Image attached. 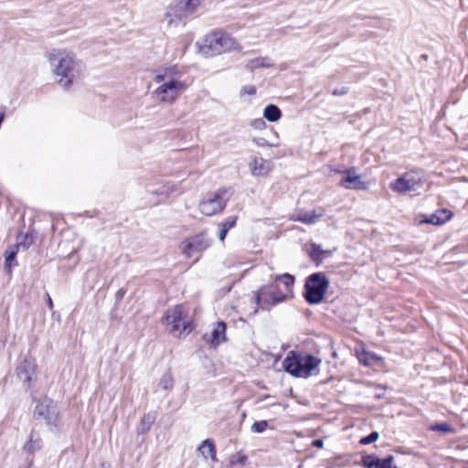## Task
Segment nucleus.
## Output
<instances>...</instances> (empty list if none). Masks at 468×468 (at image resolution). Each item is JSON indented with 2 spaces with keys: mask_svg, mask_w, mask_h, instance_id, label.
Returning <instances> with one entry per match:
<instances>
[{
  "mask_svg": "<svg viewBox=\"0 0 468 468\" xmlns=\"http://www.w3.org/2000/svg\"><path fill=\"white\" fill-rule=\"evenodd\" d=\"M153 83L155 88L152 98L162 104H174L189 88L190 81L182 67L164 65L153 71Z\"/></svg>",
  "mask_w": 468,
  "mask_h": 468,
  "instance_id": "obj_1",
  "label": "nucleus"
},
{
  "mask_svg": "<svg viewBox=\"0 0 468 468\" xmlns=\"http://www.w3.org/2000/svg\"><path fill=\"white\" fill-rule=\"evenodd\" d=\"M48 58L58 83L64 89H69L84 71L83 63L72 51L54 48Z\"/></svg>",
  "mask_w": 468,
  "mask_h": 468,
  "instance_id": "obj_2",
  "label": "nucleus"
},
{
  "mask_svg": "<svg viewBox=\"0 0 468 468\" xmlns=\"http://www.w3.org/2000/svg\"><path fill=\"white\" fill-rule=\"evenodd\" d=\"M198 53L203 57H213L226 52L239 51L240 45L230 35L216 31L197 42Z\"/></svg>",
  "mask_w": 468,
  "mask_h": 468,
  "instance_id": "obj_3",
  "label": "nucleus"
},
{
  "mask_svg": "<svg viewBox=\"0 0 468 468\" xmlns=\"http://www.w3.org/2000/svg\"><path fill=\"white\" fill-rule=\"evenodd\" d=\"M321 359L309 354L290 351L282 362L286 372L297 378H308L316 374Z\"/></svg>",
  "mask_w": 468,
  "mask_h": 468,
  "instance_id": "obj_4",
  "label": "nucleus"
},
{
  "mask_svg": "<svg viewBox=\"0 0 468 468\" xmlns=\"http://www.w3.org/2000/svg\"><path fill=\"white\" fill-rule=\"evenodd\" d=\"M35 419L48 427L50 431L57 432L60 427V416L57 403L49 398L39 399L34 410Z\"/></svg>",
  "mask_w": 468,
  "mask_h": 468,
  "instance_id": "obj_5",
  "label": "nucleus"
},
{
  "mask_svg": "<svg viewBox=\"0 0 468 468\" xmlns=\"http://www.w3.org/2000/svg\"><path fill=\"white\" fill-rule=\"evenodd\" d=\"M164 319L166 325L169 326V332L176 336L187 335L194 328L191 323L187 320L186 312L181 304L168 309Z\"/></svg>",
  "mask_w": 468,
  "mask_h": 468,
  "instance_id": "obj_6",
  "label": "nucleus"
},
{
  "mask_svg": "<svg viewBox=\"0 0 468 468\" xmlns=\"http://www.w3.org/2000/svg\"><path fill=\"white\" fill-rule=\"evenodd\" d=\"M329 281L322 272L311 274L305 281L304 297L311 304L320 303L328 289Z\"/></svg>",
  "mask_w": 468,
  "mask_h": 468,
  "instance_id": "obj_7",
  "label": "nucleus"
},
{
  "mask_svg": "<svg viewBox=\"0 0 468 468\" xmlns=\"http://www.w3.org/2000/svg\"><path fill=\"white\" fill-rule=\"evenodd\" d=\"M424 185V177L420 172L410 171L389 184L392 191L405 195L411 192H418Z\"/></svg>",
  "mask_w": 468,
  "mask_h": 468,
  "instance_id": "obj_8",
  "label": "nucleus"
},
{
  "mask_svg": "<svg viewBox=\"0 0 468 468\" xmlns=\"http://www.w3.org/2000/svg\"><path fill=\"white\" fill-rule=\"evenodd\" d=\"M231 194L230 188L222 187L218 189L200 202L199 211L207 217L221 212L226 207Z\"/></svg>",
  "mask_w": 468,
  "mask_h": 468,
  "instance_id": "obj_9",
  "label": "nucleus"
},
{
  "mask_svg": "<svg viewBox=\"0 0 468 468\" xmlns=\"http://www.w3.org/2000/svg\"><path fill=\"white\" fill-rule=\"evenodd\" d=\"M212 241L207 235L201 232L183 240L179 249L185 257L190 259L208 249Z\"/></svg>",
  "mask_w": 468,
  "mask_h": 468,
  "instance_id": "obj_10",
  "label": "nucleus"
},
{
  "mask_svg": "<svg viewBox=\"0 0 468 468\" xmlns=\"http://www.w3.org/2000/svg\"><path fill=\"white\" fill-rule=\"evenodd\" d=\"M17 378L21 380L23 387L28 389L31 387L36 376V363L34 360L25 358L16 368Z\"/></svg>",
  "mask_w": 468,
  "mask_h": 468,
  "instance_id": "obj_11",
  "label": "nucleus"
},
{
  "mask_svg": "<svg viewBox=\"0 0 468 468\" xmlns=\"http://www.w3.org/2000/svg\"><path fill=\"white\" fill-rule=\"evenodd\" d=\"M344 177L340 181V185L346 189L366 190L367 184L356 175L355 169H348L343 172Z\"/></svg>",
  "mask_w": 468,
  "mask_h": 468,
  "instance_id": "obj_12",
  "label": "nucleus"
},
{
  "mask_svg": "<svg viewBox=\"0 0 468 468\" xmlns=\"http://www.w3.org/2000/svg\"><path fill=\"white\" fill-rule=\"evenodd\" d=\"M249 167L252 176H265L273 169V164L262 157L251 156Z\"/></svg>",
  "mask_w": 468,
  "mask_h": 468,
  "instance_id": "obj_13",
  "label": "nucleus"
},
{
  "mask_svg": "<svg viewBox=\"0 0 468 468\" xmlns=\"http://www.w3.org/2000/svg\"><path fill=\"white\" fill-rule=\"evenodd\" d=\"M185 15L184 9L180 6L179 2L169 5L165 13V21L168 26H176L181 21Z\"/></svg>",
  "mask_w": 468,
  "mask_h": 468,
  "instance_id": "obj_14",
  "label": "nucleus"
},
{
  "mask_svg": "<svg viewBox=\"0 0 468 468\" xmlns=\"http://www.w3.org/2000/svg\"><path fill=\"white\" fill-rule=\"evenodd\" d=\"M272 292V284L262 286L257 292L255 296V301L257 304H259L261 308H268L272 306V297H271Z\"/></svg>",
  "mask_w": 468,
  "mask_h": 468,
  "instance_id": "obj_15",
  "label": "nucleus"
},
{
  "mask_svg": "<svg viewBox=\"0 0 468 468\" xmlns=\"http://www.w3.org/2000/svg\"><path fill=\"white\" fill-rule=\"evenodd\" d=\"M323 213L318 210H311V211H299L293 217H292V220L299 221L303 224L311 225L315 223L321 217Z\"/></svg>",
  "mask_w": 468,
  "mask_h": 468,
  "instance_id": "obj_16",
  "label": "nucleus"
},
{
  "mask_svg": "<svg viewBox=\"0 0 468 468\" xmlns=\"http://www.w3.org/2000/svg\"><path fill=\"white\" fill-rule=\"evenodd\" d=\"M226 340V324L223 322H218L215 324L211 334L209 342L212 346L216 347Z\"/></svg>",
  "mask_w": 468,
  "mask_h": 468,
  "instance_id": "obj_17",
  "label": "nucleus"
},
{
  "mask_svg": "<svg viewBox=\"0 0 468 468\" xmlns=\"http://www.w3.org/2000/svg\"><path fill=\"white\" fill-rule=\"evenodd\" d=\"M179 192H181L180 185L169 181L156 188L153 193L154 195L160 196L162 199H165L169 197L172 194Z\"/></svg>",
  "mask_w": 468,
  "mask_h": 468,
  "instance_id": "obj_18",
  "label": "nucleus"
},
{
  "mask_svg": "<svg viewBox=\"0 0 468 468\" xmlns=\"http://www.w3.org/2000/svg\"><path fill=\"white\" fill-rule=\"evenodd\" d=\"M356 356L359 362L367 367L380 365L382 362L380 356H378L375 353L367 351L365 349H362L361 351H356Z\"/></svg>",
  "mask_w": 468,
  "mask_h": 468,
  "instance_id": "obj_19",
  "label": "nucleus"
},
{
  "mask_svg": "<svg viewBox=\"0 0 468 468\" xmlns=\"http://www.w3.org/2000/svg\"><path fill=\"white\" fill-rule=\"evenodd\" d=\"M274 282H278L280 287L283 291L288 297H291L292 294V287L294 282V278L291 274L284 273L282 275H276L274 277Z\"/></svg>",
  "mask_w": 468,
  "mask_h": 468,
  "instance_id": "obj_20",
  "label": "nucleus"
},
{
  "mask_svg": "<svg viewBox=\"0 0 468 468\" xmlns=\"http://www.w3.org/2000/svg\"><path fill=\"white\" fill-rule=\"evenodd\" d=\"M452 218V212L447 209L437 210L430 218H426L423 222L432 225H441L447 222Z\"/></svg>",
  "mask_w": 468,
  "mask_h": 468,
  "instance_id": "obj_21",
  "label": "nucleus"
},
{
  "mask_svg": "<svg viewBox=\"0 0 468 468\" xmlns=\"http://www.w3.org/2000/svg\"><path fill=\"white\" fill-rule=\"evenodd\" d=\"M198 450L204 458H210L212 461H216V447L211 440L207 439L203 441Z\"/></svg>",
  "mask_w": 468,
  "mask_h": 468,
  "instance_id": "obj_22",
  "label": "nucleus"
},
{
  "mask_svg": "<svg viewBox=\"0 0 468 468\" xmlns=\"http://www.w3.org/2000/svg\"><path fill=\"white\" fill-rule=\"evenodd\" d=\"M18 250L17 246L10 245L5 252V267L10 272L13 266L16 265V258Z\"/></svg>",
  "mask_w": 468,
  "mask_h": 468,
  "instance_id": "obj_23",
  "label": "nucleus"
},
{
  "mask_svg": "<svg viewBox=\"0 0 468 468\" xmlns=\"http://www.w3.org/2000/svg\"><path fill=\"white\" fill-rule=\"evenodd\" d=\"M43 446L42 440L37 436L35 433H31L29 440L25 443L24 450L27 452L34 453L41 450Z\"/></svg>",
  "mask_w": 468,
  "mask_h": 468,
  "instance_id": "obj_24",
  "label": "nucleus"
},
{
  "mask_svg": "<svg viewBox=\"0 0 468 468\" xmlns=\"http://www.w3.org/2000/svg\"><path fill=\"white\" fill-rule=\"evenodd\" d=\"M263 117L271 122H275L281 119L282 112L278 106L274 104H269L263 110Z\"/></svg>",
  "mask_w": 468,
  "mask_h": 468,
  "instance_id": "obj_25",
  "label": "nucleus"
},
{
  "mask_svg": "<svg viewBox=\"0 0 468 468\" xmlns=\"http://www.w3.org/2000/svg\"><path fill=\"white\" fill-rule=\"evenodd\" d=\"M34 238L29 233L20 232L16 237V243L13 244L14 246H17V250L22 249L23 250H27L33 244Z\"/></svg>",
  "mask_w": 468,
  "mask_h": 468,
  "instance_id": "obj_26",
  "label": "nucleus"
},
{
  "mask_svg": "<svg viewBox=\"0 0 468 468\" xmlns=\"http://www.w3.org/2000/svg\"><path fill=\"white\" fill-rule=\"evenodd\" d=\"M154 422V416H152L150 413L144 414L142 417L140 423L138 425V428H137L138 433H140V434L147 433L150 431Z\"/></svg>",
  "mask_w": 468,
  "mask_h": 468,
  "instance_id": "obj_27",
  "label": "nucleus"
},
{
  "mask_svg": "<svg viewBox=\"0 0 468 468\" xmlns=\"http://www.w3.org/2000/svg\"><path fill=\"white\" fill-rule=\"evenodd\" d=\"M271 297H272V304H277L289 298L285 293H283V291L280 287V284L274 282L272 283V292Z\"/></svg>",
  "mask_w": 468,
  "mask_h": 468,
  "instance_id": "obj_28",
  "label": "nucleus"
},
{
  "mask_svg": "<svg viewBox=\"0 0 468 468\" xmlns=\"http://www.w3.org/2000/svg\"><path fill=\"white\" fill-rule=\"evenodd\" d=\"M180 6L184 9L185 15H192L200 5L201 0H178Z\"/></svg>",
  "mask_w": 468,
  "mask_h": 468,
  "instance_id": "obj_29",
  "label": "nucleus"
},
{
  "mask_svg": "<svg viewBox=\"0 0 468 468\" xmlns=\"http://www.w3.org/2000/svg\"><path fill=\"white\" fill-rule=\"evenodd\" d=\"M272 65L271 60L268 58H257L249 62V67L251 69H259V68H269Z\"/></svg>",
  "mask_w": 468,
  "mask_h": 468,
  "instance_id": "obj_30",
  "label": "nucleus"
},
{
  "mask_svg": "<svg viewBox=\"0 0 468 468\" xmlns=\"http://www.w3.org/2000/svg\"><path fill=\"white\" fill-rule=\"evenodd\" d=\"M158 386L165 390L171 389L174 386V378L170 372L165 373L160 378Z\"/></svg>",
  "mask_w": 468,
  "mask_h": 468,
  "instance_id": "obj_31",
  "label": "nucleus"
},
{
  "mask_svg": "<svg viewBox=\"0 0 468 468\" xmlns=\"http://www.w3.org/2000/svg\"><path fill=\"white\" fill-rule=\"evenodd\" d=\"M247 457L240 452L232 454L229 458L230 466H242L245 464Z\"/></svg>",
  "mask_w": 468,
  "mask_h": 468,
  "instance_id": "obj_32",
  "label": "nucleus"
},
{
  "mask_svg": "<svg viewBox=\"0 0 468 468\" xmlns=\"http://www.w3.org/2000/svg\"><path fill=\"white\" fill-rule=\"evenodd\" d=\"M253 144H256L259 147H279V143H270L263 137H257L253 138L252 140Z\"/></svg>",
  "mask_w": 468,
  "mask_h": 468,
  "instance_id": "obj_33",
  "label": "nucleus"
},
{
  "mask_svg": "<svg viewBox=\"0 0 468 468\" xmlns=\"http://www.w3.org/2000/svg\"><path fill=\"white\" fill-rule=\"evenodd\" d=\"M376 468H397L393 464V457L388 456V458L379 460H377Z\"/></svg>",
  "mask_w": 468,
  "mask_h": 468,
  "instance_id": "obj_34",
  "label": "nucleus"
},
{
  "mask_svg": "<svg viewBox=\"0 0 468 468\" xmlns=\"http://www.w3.org/2000/svg\"><path fill=\"white\" fill-rule=\"evenodd\" d=\"M431 429L432 431H440V432H443V433H449V432L454 431L453 428L445 422L435 424V425L431 426Z\"/></svg>",
  "mask_w": 468,
  "mask_h": 468,
  "instance_id": "obj_35",
  "label": "nucleus"
},
{
  "mask_svg": "<svg viewBox=\"0 0 468 468\" xmlns=\"http://www.w3.org/2000/svg\"><path fill=\"white\" fill-rule=\"evenodd\" d=\"M237 219L238 218L236 216L229 217L219 224V228H223L229 231L236 225Z\"/></svg>",
  "mask_w": 468,
  "mask_h": 468,
  "instance_id": "obj_36",
  "label": "nucleus"
},
{
  "mask_svg": "<svg viewBox=\"0 0 468 468\" xmlns=\"http://www.w3.org/2000/svg\"><path fill=\"white\" fill-rule=\"evenodd\" d=\"M268 427V422L266 420L256 421L251 425V431L256 433H261L266 431Z\"/></svg>",
  "mask_w": 468,
  "mask_h": 468,
  "instance_id": "obj_37",
  "label": "nucleus"
},
{
  "mask_svg": "<svg viewBox=\"0 0 468 468\" xmlns=\"http://www.w3.org/2000/svg\"><path fill=\"white\" fill-rule=\"evenodd\" d=\"M250 125L252 129L257 130V131H262L267 126L265 121L262 118L253 119L250 122Z\"/></svg>",
  "mask_w": 468,
  "mask_h": 468,
  "instance_id": "obj_38",
  "label": "nucleus"
},
{
  "mask_svg": "<svg viewBox=\"0 0 468 468\" xmlns=\"http://www.w3.org/2000/svg\"><path fill=\"white\" fill-rule=\"evenodd\" d=\"M378 439V433L377 431H373L371 432L369 435L366 436V437H363L361 440H360V443L363 444V445H367V444H369L371 442H374L376 441Z\"/></svg>",
  "mask_w": 468,
  "mask_h": 468,
  "instance_id": "obj_39",
  "label": "nucleus"
},
{
  "mask_svg": "<svg viewBox=\"0 0 468 468\" xmlns=\"http://www.w3.org/2000/svg\"><path fill=\"white\" fill-rule=\"evenodd\" d=\"M255 93H256V88H255V86H252V85L244 86L240 90L241 96H244V95L253 96Z\"/></svg>",
  "mask_w": 468,
  "mask_h": 468,
  "instance_id": "obj_40",
  "label": "nucleus"
},
{
  "mask_svg": "<svg viewBox=\"0 0 468 468\" xmlns=\"http://www.w3.org/2000/svg\"><path fill=\"white\" fill-rule=\"evenodd\" d=\"M377 460L375 457L367 455L363 458V464L367 468L376 467Z\"/></svg>",
  "mask_w": 468,
  "mask_h": 468,
  "instance_id": "obj_41",
  "label": "nucleus"
},
{
  "mask_svg": "<svg viewBox=\"0 0 468 468\" xmlns=\"http://www.w3.org/2000/svg\"><path fill=\"white\" fill-rule=\"evenodd\" d=\"M228 230H226L225 229L223 228H219V233H218V238L221 241H223L228 234Z\"/></svg>",
  "mask_w": 468,
  "mask_h": 468,
  "instance_id": "obj_42",
  "label": "nucleus"
},
{
  "mask_svg": "<svg viewBox=\"0 0 468 468\" xmlns=\"http://www.w3.org/2000/svg\"><path fill=\"white\" fill-rule=\"evenodd\" d=\"M312 444L314 447H316V448H323V446H324V442L322 440H314L312 442Z\"/></svg>",
  "mask_w": 468,
  "mask_h": 468,
  "instance_id": "obj_43",
  "label": "nucleus"
},
{
  "mask_svg": "<svg viewBox=\"0 0 468 468\" xmlns=\"http://www.w3.org/2000/svg\"><path fill=\"white\" fill-rule=\"evenodd\" d=\"M47 303H48V305L49 309H52V308H53V302H52V300H51L50 296H48Z\"/></svg>",
  "mask_w": 468,
  "mask_h": 468,
  "instance_id": "obj_44",
  "label": "nucleus"
},
{
  "mask_svg": "<svg viewBox=\"0 0 468 468\" xmlns=\"http://www.w3.org/2000/svg\"><path fill=\"white\" fill-rule=\"evenodd\" d=\"M313 250H314V251H318V250H319V246H318V245L314 244V245H313Z\"/></svg>",
  "mask_w": 468,
  "mask_h": 468,
  "instance_id": "obj_45",
  "label": "nucleus"
},
{
  "mask_svg": "<svg viewBox=\"0 0 468 468\" xmlns=\"http://www.w3.org/2000/svg\"><path fill=\"white\" fill-rule=\"evenodd\" d=\"M273 134H274V136H275L277 139H279V133H278V132L273 131Z\"/></svg>",
  "mask_w": 468,
  "mask_h": 468,
  "instance_id": "obj_46",
  "label": "nucleus"
}]
</instances>
